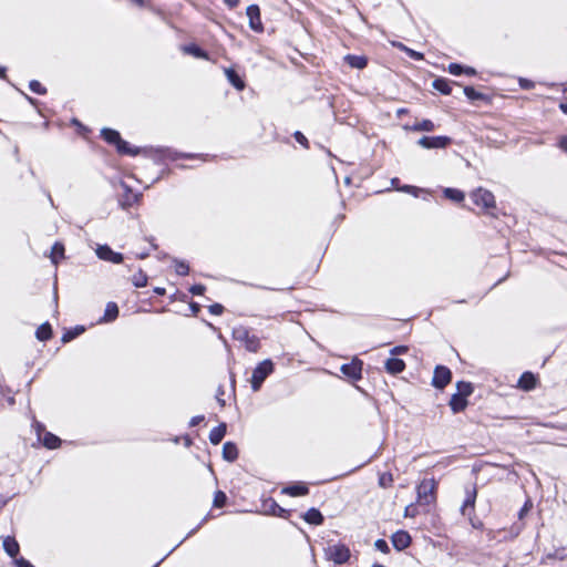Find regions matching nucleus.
I'll return each mask as SVG.
<instances>
[{"mask_svg":"<svg viewBox=\"0 0 567 567\" xmlns=\"http://www.w3.org/2000/svg\"><path fill=\"white\" fill-rule=\"evenodd\" d=\"M399 190L404 192V193H411L414 196H417V193L420 192V189L417 187L411 186V185H404L401 188H399Z\"/></svg>","mask_w":567,"mask_h":567,"instance_id":"nucleus-49","label":"nucleus"},{"mask_svg":"<svg viewBox=\"0 0 567 567\" xmlns=\"http://www.w3.org/2000/svg\"><path fill=\"white\" fill-rule=\"evenodd\" d=\"M464 94L471 101L485 100V95L483 93H481V92H477L472 86H465L464 87Z\"/></svg>","mask_w":567,"mask_h":567,"instance_id":"nucleus-37","label":"nucleus"},{"mask_svg":"<svg viewBox=\"0 0 567 567\" xmlns=\"http://www.w3.org/2000/svg\"><path fill=\"white\" fill-rule=\"evenodd\" d=\"M122 187L124 193L120 198V205L122 208L126 209L137 203L142 197V194L133 193V190L124 183L122 184Z\"/></svg>","mask_w":567,"mask_h":567,"instance_id":"nucleus-11","label":"nucleus"},{"mask_svg":"<svg viewBox=\"0 0 567 567\" xmlns=\"http://www.w3.org/2000/svg\"><path fill=\"white\" fill-rule=\"evenodd\" d=\"M101 135L107 143L113 144L115 146L121 140V135L117 131L107 127L101 131Z\"/></svg>","mask_w":567,"mask_h":567,"instance_id":"nucleus-27","label":"nucleus"},{"mask_svg":"<svg viewBox=\"0 0 567 567\" xmlns=\"http://www.w3.org/2000/svg\"><path fill=\"white\" fill-rule=\"evenodd\" d=\"M246 14L249 19V27L256 32H262L264 27L260 19V9L257 4L247 7Z\"/></svg>","mask_w":567,"mask_h":567,"instance_id":"nucleus-10","label":"nucleus"},{"mask_svg":"<svg viewBox=\"0 0 567 567\" xmlns=\"http://www.w3.org/2000/svg\"><path fill=\"white\" fill-rule=\"evenodd\" d=\"M362 361L359 359H353L350 363H344L341 365V372L348 378L357 381L362 377Z\"/></svg>","mask_w":567,"mask_h":567,"instance_id":"nucleus-9","label":"nucleus"},{"mask_svg":"<svg viewBox=\"0 0 567 567\" xmlns=\"http://www.w3.org/2000/svg\"><path fill=\"white\" fill-rule=\"evenodd\" d=\"M204 420L203 415L193 416L189 421V426H196Z\"/></svg>","mask_w":567,"mask_h":567,"instance_id":"nucleus-54","label":"nucleus"},{"mask_svg":"<svg viewBox=\"0 0 567 567\" xmlns=\"http://www.w3.org/2000/svg\"><path fill=\"white\" fill-rule=\"evenodd\" d=\"M226 434V424L221 423L218 426H215L209 433V441L212 444H219Z\"/></svg>","mask_w":567,"mask_h":567,"instance_id":"nucleus-24","label":"nucleus"},{"mask_svg":"<svg viewBox=\"0 0 567 567\" xmlns=\"http://www.w3.org/2000/svg\"><path fill=\"white\" fill-rule=\"evenodd\" d=\"M405 53H406L411 59H413V60H415V61L423 60V58H424L422 53H420V52H417V51H414V50H412V49H410V48H406Z\"/></svg>","mask_w":567,"mask_h":567,"instance_id":"nucleus-46","label":"nucleus"},{"mask_svg":"<svg viewBox=\"0 0 567 567\" xmlns=\"http://www.w3.org/2000/svg\"><path fill=\"white\" fill-rule=\"evenodd\" d=\"M116 150L121 154L125 155H136L138 151L136 148H133L126 141L120 140V142L116 145Z\"/></svg>","mask_w":567,"mask_h":567,"instance_id":"nucleus-35","label":"nucleus"},{"mask_svg":"<svg viewBox=\"0 0 567 567\" xmlns=\"http://www.w3.org/2000/svg\"><path fill=\"white\" fill-rule=\"evenodd\" d=\"M471 198L476 206L482 207L485 212L496 207L495 197L492 192L478 187L471 193Z\"/></svg>","mask_w":567,"mask_h":567,"instance_id":"nucleus-3","label":"nucleus"},{"mask_svg":"<svg viewBox=\"0 0 567 567\" xmlns=\"http://www.w3.org/2000/svg\"><path fill=\"white\" fill-rule=\"evenodd\" d=\"M519 85L524 90H530L534 87V82L528 79H519Z\"/></svg>","mask_w":567,"mask_h":567,"instance_id":"nucleus-50","label":"nucleus"},{"mask_svg":"<svg viewBox=\"0 0 567 567\" xmlns=\"http://www.w3.org/2000/svg\"><path fill=\"white\" fill-rule=\"evenodd\" d=\"M303 519L309 523V524H312V525H321L323 523V516L322 514L320 513L319 509L312 507V508H309L305 515H303Z\"/></svg>","mask_w":567,"mask_h":567,"instance_id":"nucleus-23","label":"nucleus"},{"mask_svg":"<svg viewBox=\"0 0 567 567\" xmlns=\"http://www.w3.org/2000/svg\"><path fill=\"white\" fill-rule=\"evenodd\" d=\"M42 443L48 449H55L60 445L61 440L56 435L50 432H45L42 439Z\"/></svg>","mask_w":567,"mask_h":567,"instance_id":"nucleus-31","label":"nucleus"},{"mask_svg":"<svg viewBox=\"0 0 567 567\" xmlns=\"http://www.w3.org/2000/svg\"><path fill=\"white\" fill-rule=\"evenodd\" d=\"M392 45H393V47H395V48H398V49H400V50H401V51H403V52H405V50H406V48H408L406 45H404V44H403V43H401V42H392Z\"/></svg>","mask_w":567,"mask_h":567,"instance_id":"nucleus-58","label":"nucleus"},{"mask_svg":"<svg viewBox=\"0 0 567 567\" xmlns=\"http://www.w3.org/2000/svg\"><path fill=\"white\" fill-rule=\"evenodd\" d=\"M224 2L230 8H236L239 3V0H224Z\"/></svg>","mask_w":567,"mask_h":567,"instance_id":"nucleus-55","label":"nucleus"},{"mask_svg":"<svg viewBox=\"0 0 567 567\" xmlns=\"http://www.w3.org/2000/svg\"><path fill=\"white\" fill-rule=\"evenodd\" d=\"M391 542L396 550H403L410 546L411 536L405 530H398L392 535Z\"/></svg>","mask_w":567,"mask_h":567,"instance_id":"nucleus-13","label":"nucleus"},{"mask_svg":"<svg viewBox=\"0 0 567 567\" xmlns=\"http://www.w3.org/2000/svg\"><path fill=\"white\" fill-rule=\"evenodd\" d=\"M452 380V372L445 365H436L434 369L432 385L436 389H444Z\"/></svg>","mask_w":567,"mask_h":567,"instance_id":"nucleus-6","label":"nucleus"},{"mask_svg":"<svg viewBox=\"0 0 567 567\" xmlns=\"http://www.w3.org/2000/svg\"><path fill=\"white\" fill-rule=\"evenodd\" d=\"M209 312L215 316H219L224 311V307L220 303L210 305L208 308Z\"/></svg>","mask_w":567,"mask_h":567,"instance_id":"nucleus-45","label":"nucleus"},{"mask_svg":"<svg viewBox=\"0 0 567 567\" xmlns=\"http://www.w3.org/2000/svg\"><path fill=\"white\" fill-rule=\"evenodd\" d=\"M35 336L40 341H47L52 337V329L50 323H42L35 331Z\"/></svg>","mask_w":567,"mask_h":567,"instance_id":"nucleus-30","label":"nucleus"},{"mask_svg":"<svg viewBox=\"0 0 567 567\" xmlns=\"http://www.w3.org/2000/svg\"><path fill=\"white\" fill-rule=\"evenodd\" d=\"M223 457L226 461L233 462L238 457V450L233 442H226L223 446Z\"/></svg>","mask_w":567,"mask_h":567,"instance_id":"nucleus-26","label":"nucleus"},{"mask_svg":"<svg viewBox=\"0 0 567 567\" xmlns=\"http://www.w3.org/2000/svg\"><path fill=\"white\" fill-rule=\"evenodd\" d=\"M84 331L83 327H76L74 331H68L62 336V342H69Z\"/></svg>","mask_w":567,"mask_h":567,"instance_id":"nucleus-39","label":"nucleus"},{"mask_svg":"<svg viewBox=\"0 0 567 567\" xmlns=\"http://www.w3.org/2000/svg\"><path fill=\"white\" fill-rule=\"evenodd\" d=\"M447 70L452 75L458 76L463 74L464 66L458 63H451Z\"/></svg>","mask_w":567,"mask_h":567,"instance_id":"nucleus-43","label":"nucleus"},{"mask_svg":"<svg viewBox=\"0 0 567 567\" xmlns=\"http://www.w3.org/2000/svg\"><path fill=\"white\" fill-rule=\"evenodd\" d=\"M0 78L1 79L6 78V68L0 66Z\"/></svg>","mask_w":567,"mask_h":567,"instance_id":"nucleus-64","label":"nucleus"},{"mask_svg":"<svg viewBox=\"0 0 567 567\" xmlns=\"http://www.w3.org/2000/svg\"><path fill=\"white\" fill-rule=\"evenodd\" d=\"M175 271L179 276H186L189 272V267L185 261H176Z\"/></svg>","mask_w":567,"mask_h":567,"instance_id":"nucleus-42","label":"nucleus"},{"mask_svg":"<svg viewBox=\"0 0 567 567\" xmlns=\"http://www.w3.org/2000/svg\"><path fill=\"white\" fill-rule=\"evenodd\" d=\"M444 196L453 202H462L464 199V193L456 188H445Z\"/></svg>","mask_w":567,"mask_h":567,"instance_id":"nucleus-34","label":"nucleus"},{"mask_svg":"<svg viewBox=\"0 0 567 567\" xmlns=\"http://www.w3.org/2000/svg\"><path fill=\"white\" fill-rule=\"evenodd\" d=\"M477 491L476 487L466 488V497L461 507V512L464 516H471L474 512L475 501H476Z\"/></svg>","mask_w":567,"mask_h":567,"instance_id":"nucleus-12","label":"nucleus"},{"mask_svg":"<svg viewBox=\"0 0 567 567\" xmlns=\"http://www.w3.org/2000/svg\"><path fill=\"white\" fill-rule=\"evenodd\" d=\"M182 50H183L184 53L190 54V55H193V56H195L197 59H204V60H208L209 59L208 53L206 51H204L203 49H200L196 44L183 45Z\"/></svg>","mask_w":567,"mask_h":567,"instance_id":"nucleus-22","label":"nucleus"},{"mask_svg":"<svg viewBox=\"0 0 567 567\" xmlns=\"http://www.w3.org/2000/svg\"><path fill=\"white\" fill-rule=\"evenodd\" d=\"M132 282L136 288H142L147 285V276L143 270H138L132 277Z\"/></svg>","mask_w":567,"mask_h":567,"instance_id":"nucleus-36","label":"nucleus"},{"mask_svg":"<svg viewBox=\"0 0 567 567\" xmlns=\"http://www.w3.org/2000/svg\"><path fill=\"white\" fill-rule=\"evenodd\" d=\"M262 508L265 513L279 517H285L287 514V511L280 507L272 498L266 499L262 504Z\"/></svg>","mask_w":567,"mask_h":567,"instance_id":"nucleus-14","label":"nucleus"},{"mask_svg":"<svg viewBox=\"0 0 567 567\" xmlns=\"http://www.w3.org/2000/svg\"><path fill=\"white\" fill-rule=\"evenodd\" d=\"M393 483V476L391 473H382L379 476V485L383 488L391 486Z\"/></svg>","mask_w":567,"mask_h":567,"instance_id":"nucleus-38","label":"nucleus"},{"mask_svg":"<svg viewBox=\"0 0 567 567\" xmlns=\"http://www.w3.org/2000/svg\"><path fill=\"white\" fill-rule=\"evenodd\" d=\"M190 308L193 312L196 315L199 311V305L198 303H192Z\"/></svg>","mask_w":567,"mask_h":567,"instance_id":"nucleus-61","label":"nucleus"},{"mask_svg":"<svg viewBox=\"0 0 567 567\" xmlns=\"http://www.w3.org/2000/svg\"><path fill=\"white\" fill-rule=\"evenodd\" d=\"M385 371L390 374L401 373L405 369V363L403 360L398 358H389L384 364Z\"/></svg>","mask_w":567,"mask_h":567,"instance_id":"nucleus-15","label":"nucleus"},{"mask_svg":"<svg viewBox=\"0 0 567 567\" xmlns=\"http://www.w3.org/2000/svg\"><path fill=\"white\" fill-rule=\"evenodd\" d=\"M432 86L444 95H450L452 93L451 82L444 78L435 79Z\"/></svg>","mask_w":567,"mask_h":567,"instance_id":"nucleus-25","label":"nucleus"},{"mask_svg":"<svg viewBox=\"0 0 567 567\" xmlns=\"http://www.w3.org/2000/svg\"><path fill=\"white\" fill-rule=\"evenodd\" d=\"M344 62L352 69L362 70L368 64V59L364 55L347 54Z\"/></svg>","mask_w":567,"mask_h":567,"instance_id":"nucleus-16","label":"nucleus"},{"mask_svg":"<svg viewBox=\"0 0 567 567\" xmlns=\"http://www.w3.org/2000/svg\"><path fill=\"white\" fill-rule=\"evenodd\" d=\"M227 497L226 494L221 491L216 492L214 497V506L215 507H223L226 504Z\"/></svg>","mask_w":567,"mask_h":567,"instance_id":"nucleus-41","label":"nucleus"},{"mask_svg":"<svg viewBox=\"0 0 567 567\" xmlns=\"http://www.w3.org/2000/svg\"><path fill=\"white\" fill-rule=\"evenodd\" d=\"M374 547L377 550L383 554H388L390 551L388 543L382 538L375 540Z\"/></svg>","mask_w":567,"mask_h":567,"instance_id":"nucleus-44","label":"nucleus"},{"mask_svg":"<svg viewBox=\"0 0 567 567\" xmlns=\"http://www.w3.org/2000/svg\"><path fill=\"white\" fill-rule=\"evenodd\" d=\"M560 147L567 152V136H564L559 142Z\"/></svg>","mask_w":567,"mask_h":567,"instance_id":"nucleus-59","label":"nucleus"},{"mask_svg":"<svg viewBox=\"0 0 567 567\" xmlns=\"http://www.w3.org/2000/svg\"><path fill=\"white\" fill-rule=\"evenodd\" d=\"M154 291H155V293H157L158 296H163V295H165V289H164V288H159V287H157V288H155V289H154Z\"/></svg>","mask_w":567,"mask_h":567,"instance_id":"nucleus-62","label":"nucleus"},{"mask_svg":"<svg viewBox=\"0 0 567 567\" xmlns=\"http://www.w3.org/2000/svg\"><path fill=\"white\" fill-rule=\"evenodd\" d=\"M518 386L525 391L533 390L536 386L535 375L532 372H524L518 380Z\"/></svg>","mask_w":567,"mask_h":567,"instance_id":"nucleus-18","label":"nucleus"},{"mask_svg":"<svg viewBox=\"0 0 567 567\" xmlns=\"http://www.w3.org/2000/svg\"><path fill=\"white\" fill-rule=\"evenodd\" d=\"M436 482L434 478H425L417 485V498L424 504H431L434 501V491Z\"/></svg>","mask_w":567,"mask_h":567,"instance_id":"nucleus-5","label":"nucleus"},{"mask_svg":"<svg viewBox=\"0 0 567 567\" xmlns=\"http://www.w3.org/2000/svg\"><path fill=\"white\" fill-rule=\"evenodd\" d=\"M3 549L8 556L16 558L19 554L20 547L14 537L7 536L3 539Z\"/></svg>","mask_w":567,"mask_h":567,"instance_id":"nucleus-19","label":"nucleus"},{"mask_svg":"<svg viewBox=\"0 0 567 567\" xmlns=\"http://www.w3.org/2000/svg\"><path fill=\"white\" fill-rule=\"evenodd\" d=\"M206 288L203 285H194L189 288V292L195 296H200L205 292Z\"/></svg>","mask_w":567,"mask_h":567,"instance_id":"nucleus-47","label":"nucleus"},{"mask_svg":"<svg viewBox=\"0 0 567 567\" xmlns=\"http://www.w3.org/2000/svg\"><path fill=\"white\" fill-rule=\"evenodd\" d=\"M96 256L101 260L110 261L112 264H121L123 261V255L112 250L109 245H99L95 249Z\"/></svg>","mask_w":567,"mask_h":567,"instance_id":"nucleus-8","label":"nucleus"},{"mask_svg":"<svg viewBox=\"0 0 567 567\" xmlns=\"http://www.w3.org/2000/svg\"><path fill=\"white\" fill-rule=\"evenodd\" d=\"M118 316V307L115 302H109L104 312V320L110 322L117 318Z\"/></svg>","mask_w":567,"mask_h":567,"instance_id":"nucleus-32","label":"nucleus"},{"mask_svg":"<svg viewBox=\"0 0 567 567\" xmlns=\"http://www.w3.org/2000/svg\"><path fill=\"white\" fill-rule=\"evenodd\" d=\"M225 75L228 82L238 91H243L245 89V81L239 76V74L231 68L225 69Z\"/></svg>","mask_w":567,"mask_h":567,"instance_id":"nucleus-17","label":"nucleus"},{"mask_svg":"<svg viewBox=\"0 0 567 567\" xmlns=\"http://www.w3.org/2000/svg\"><path fill=\"white\" fill-rule=\"evenodd\" d=\"M456 389H457L456 394H460L461 396H463L465 399H467V396H470L474 390L472 383L465 382V381H458L456 383Z\"/></svg>","mask_w":567,"mask_h":567,"instance_id":"nucleus-33","label":"nucleus"},{"mask_svg":"<svg viewBox=\"0 0 567 567\" xmlns=\"http://www.w3.org/2000/svg\"><path fill=\"white\" fill-rule=\"evenodd\" d=\"M274 372V363L270 359H266L258 363V365L254 369L252 375L250 379L251 389L254 392L260 390L264 381Z\"/></svg>","mask_w":567,"mask_h":567,"instance_id":"nucleus-1","label":"nucleus"},{"mask_svg":"<svg viewBox=\"0 0 567 567\" xmlns=\"http://www.w3.org/2000/svg\"><path fill=\"white\" fill-rule=\"evenodd\" d=\"M559 109L567 115V102L560 103Z\"/></svg>","mask_w":567,"mask_h":567,"instance_id":"nucleus-60","label":"nucleus"},{"mask_svg":"<svg viewBox=\"0 0 567 567\" xmlns=\"http://www.w3.org/2000/svg\"><path fill=\"white\" fill-rule=\"evenodd\" d=\"M409 128L414 132H432L435 130V124L431 120H422L421 122L414 123Z\"/></svg>","mask_w":567,"mask_h":567,"instance_id":"nucleus-28","label":"nucleus"},{"mask_svg":"<svg viewBox=\"0 0 567 567\" xmlns=\"http://www.w3.org/2000/svg\"><path fill=\"white\" fill-rule=\"evenodd\" d=\"M463 73L467 74V75H475L476 74V71L475 69L471 68V66H464V71Z\"/></svg>","mask_w":567,"mask_h":567,"instance_id":"nucleus-56","label":"nucleus"},{"mask_svg":"<svg viewBox=\"0 0 567 567\" xmlns=\"http://www.w3.org/2000/svg\"><path fill=\"white\" fill-rule=\"evenodd\" d=\"M530 508H532V503H530V501H527L524 504V506L520 508V511L518 513V517L522 519Z\"/></svg>","mask_w":567,"mask_h":567,"instance_id":"nucleus-52","label":"nucleus"},{"mask_svg":"<svg viewBox=\"0 0 567 567\" xmlns=\"http://www.w3.org/2000/svg\"><path fill=\"white\" fill-rule=\"evenodd\" d=\"M293 136L298 143H300L305 147H308V140L301 132H299V131L295 132Z\"/></svg>","mask_w":567,"mask_h":567,"instance_id":"nucleus-48","label":"nucleus"},{"mask_svg":"<svg viewBox=\"0 0 567 567\" xmlns=\"http://www.w3.org/2000/svg\"><path fill=\"white\" fill-rule=\"evenodd\" d=\"M51 261L54 265H58L59 260L64 258V246L61 243H55L52 246L51 255H50Z\"/></svg>","mask_w":567,"mask_h":567,"instance_id":"nucleus-29","label":"nucleus"},{"mask_svg":"<svg viewBox=\"0 0 567 567\" xmlns=\"http://www.w3.org/2000/svg\"><path fill=\"white\" fill-rule=\"evenodd\" d=\"M408 351V347L405 346H398V347H394L390 350V353L392 355H399V354H402V353H405Z\"/></svg>","mask_w":567,"mask_h":567,"instance_id":"nucleus-51","label":"nucleus"},{"mask_svg":"<svg viewBox=\"0 0 567 567\" xmlns=\"http://www.w3.org/2000/svg\"><path fill=\"white\" fill-rule=\"evenodd\" d=\"M282 493H285L289 496H293V497L303 496L309 493V488L305 484L298 483V484H293V485L285 487L282 489Z\"/></svg>","mask_w":567,"mask_h":567,"instance_id":"nucleus-21","label":"nucleus"},{"mask_svg":"<svg viewBox=\"0 0 567 567\" xmlns=\"http://www.w3.org/2000/svg\"><path fill=\"white\" fill-rule=\"evenodd\" d=\"M17 567H34L29 560L24 558L16 559Z\"/></svg>","mask_w":567,"mask_h":567,"instance_id":"nucleus-53","label":"nucleus"},{"mask_svg":"<svg viewBox=\"0 0 567 567\" xmlns=\"http://www.w3.org/2000/svg\"><path fill=\"white\" fill-rule=\"evenodd\" d=\"M233 337L235 340L244 342L249 352H257L260 348L259 338L251 334L246 327L239 326L234 328Z\"/></svg>","mask_w":567,"mask_h":567,"instance_id":"nucleus-2","label":"nucleus"},{"mask_svg":"<svg viewBox=\"0 0 567 567\" xmlns=\"http://www.w3.org/2000/svg\"><path fill=\"white\" fill-rule=\"evenodd\" d=\"M450 408L453 413H460L465 410L467 406V399L461 396L460 394L454 393L450 400Z\"/></svg>","mask_w":567,"mask_h":567,"instance_id":"nucleus-20","label":"nucleus"},{"mask_svg":"<svg viewBox=\"0 0 567 567\" xmlns=\"http://www.w3.org/2000/svg\"><path fill=\"white\" fill-rule=\"evenodd\" d=\"M326 556L336 565H343L350 559L351 553L349 547L344 544H334L328 546L326 549Z\"/></svg>","mask_w":567,"mask_h":567,"instance_id":"nucleus-4","label":"nucleus"},{"mask_svg":"<svg viewBox=\"0 0 567 567\" xmlns=\"http://www.w3.org/2000/svg\"><path fill=\"white\" fill-rule=\"evenodd\" d=\"M133 3H135L136 6L138 7H143L144 6V0H131Z\"/></svg>","mask_w":567,"mask_h":567,"instance_id":"nucleus-63","label":"nucleus"},{"mask_svg":"<svg viewBox=\"0 0 567 567\" xmlns=\"http://www.w3.org/2000/svg\"><path fill=\"white\" fill-rule=\"evenodd\" d=\"M405 516H414V506L409 505L405 507Z\"/></svg>","mask_w":567,"mask_h":567,"instance_id":"nucleus-57","label":"nucleus"},{"mask_svg":"<svg viewBox=\"0 0 567 567\" xmlns=\"http://www.w3.org/2000/svg\"><path fill=\"white\" fill-rule=\"evenodd\" d=\"M449 136H423L417 141V145L423 148H445L451 144Z\"/></svg>","mask_w":567,"mask_h":567,"instance_id":"nucleus-7","label":"nucleus"},{"mask_svg":"<svg viewBox=\"0 0 567 567\" xmlns=\"http://www.w3.org/2000/svg\"><path fill=\"white\" fill-rule=\"evenodd\" d=\"M29 87L32 92L37 93V94H45L47 93V90L45 87L37 80H32L30 83H29Z\"/></svg>","mask_w":567,"mask_h":567,"instance_id":"nucleus-40","label":"nucleus"}]
</instances>
